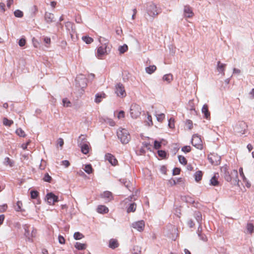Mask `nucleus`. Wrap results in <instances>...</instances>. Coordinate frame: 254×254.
Returning a JSON list of instances; mask_svg holds the SVG:
<instances>
[{"label":"nucleus","instance_id":"nucleus-64","mask_svg":"<svg viewBox=\"0 0 254 254\" xmlns=\"http://www.w3.org/2000/svg\"><path fill=\"white\" fill-rule=\"evenodd\" d=\"M44 41L45 43L49 44L51 43V39L48 37H45L44 38Z\"/></svg>","mask_w":254,"mask_h":254},{"label":"nucleus","instance_id":"nucleus-27","mask_svg":"<svg viewBox=\"0 0 254 254\" xmlns=\"http://www.w3.org/2000/svg\"><path fill=\"white\" fill-rule=\"evenodd\" d=\"M74 247L78 250H84L86 248V245L85 244L76 242Z\"/></svg>","mask_w":254,"mask_h":254},{"label":"nucleus","instance_id":"nucleus-49","mask_svg":"<svg viewBox=\"0 0 254 254\" xmlns=\"http://www.w3.org/2000/svg\"><path fill=\"white\" fill-rule=\"evenodd\" d=\"M31 197L32 199H35L37 198L38 195V192L36 190H31L30 192Z\"/></svg>","mask_w":254,"mask_h":254},{"label":"nucleus","instance_id":"nucleus-50","mask_svg":"<svg viewBox=\"0 0 254 254\" xmlns=\"http://www.w3.org/2000/svg\"><path fill=\"white\" fill-rule=\"evenodd\" d=\"M191 150L190 146H184L182 148V151L185 153H188Z\"/></svg>","mask_w":254,"mask_h":254},{"label":"nucleus","instance_id":"nucleus-57","mask_svg":"<svg viewBox=\"0 0 254 254\" xmlns=\"http://www.w3.org/2000/svg\"><path fill=\"white\" fill-rule=\"evenodd\" d=\"M82 80H83V83L80 84L79 83V86L81 88H83L86 86V80L87 79L85 78H83V79H81Z\"/></svg>","mask_w":254,"mask_h":254},{"label":"nucleus","instance_id":"nucleus-12","mask_svg":"<svg viewBox=\"0 0 254 254\" xmlns=\"http://www.w3.org/2000/svg\"><path fill=\"white\" fill-rule=\"evenodd\" d=\"M132 227L136 229L139 232H141L144 230L145 223L144 221L140 220L132 223Z\"/></svg>","mask_w":254,"mask_h":254},{"label":"nucleus","instance_id":"nucleus-17","mask_svg":"<svg viewBox=\"0 0 254 254\" xmlns=\"http://www.w3.org/2000/svg\"><path fill=\"white\" fill-rule=\"evenodd\" d=\"M226 66V64H225L221 63L220 61H218L217 62V69L218 71L222 74L223 75L225 74L224 73V70L225 67Z\"/></svg>","mask_w":254,"mask_h":254},{"label":"nucleus","instance_id":"nucleus-2","mask_svg":"<svg viewBox=\"0 0 254 254\" xmlns=\"http://www.w3.org/2000/svg\"><path fill=\"white\" fill-rule=\"evenodd\" d=\"M117 134L118 138L123 144H127L130 139V136L128 130L122 127L119 128Z\"/></svg>","mask_w":254,"mask_h":254},{"label":"nucleus","instance_id":"nucleus-42","mask_svg":"<svg viewBox=\"0 0 254 254\" xmlns=\"http://www.w3.org/2000/svg\"><path fill=\"white\" fill-rule=\"evenodd\" d=\"M247 229L248 232L252 233L254 232V226L252 223H248Z\"/></svg>","mask_w":254,"mask_h":254},{"label":"nucleus","instance_id":"nucleus-40","mask_svg":"<svg viewBox=\"0 0 254 254\" xmlns=\"http://www.w3.org/2000/svg\"><path fill=\"white\" fill-rule=\"evenodd\" d=\"M133 254H140L141 253V248L138 246H134L132 250Z\"/></svg>","mask_w":254,"mask_h":254},{"label":"nucleus","instance_id":"nucleus-53","mask_svg":"<svg viewBox=\"0 0 254 254\" xmlns=\"http://www.w3.org/2000/svg\"><path fill=\"white\" fill-rule=\"evenodd\" d=\"M158 154L160 157L162 158H164L166 157V153L164 150H160L158 151Z\"/></svg>","mask_w":254,"mask_h":254},{"label":"nucleus","instance_id":"nucleus-37","mask_svg":"<svg viewBox=\"0 0 254 254\" xmlns=\"http://www.w3.org/2000/svg\"><path fill=\"white\" fill-rule=\"evenodd\" d=\"M73 238L75 240H80L84 238V235L79 232H76L74 233Z\"/></svg>","mask_w":254,"mask_h":254},{"label":"nucleus","instance_id":"nucleus-36","mask_svg":"<svg viewBox=\"0 0 254 254\" xmlns=\"http://www.w3.org/2000/svg\"><path fill=\"white\" fill-rule=\"evenodd\" d=\"M82 40L86 44H89L91 43L93 41V39L88 36H83L82 37Z\"/></svg>","mask_w":254,"mask_h":254},{"label":"nucleus","instance_id":"nucleus-32","mask_svg":"<svg viewBox=\"0 0 254 254\" xmlns=\"http://www.w3.org/2000/svg\"><path fill=\"white\" fill-rule=\"evenodd\" d=\"M22 206V202L21 201H18L16 202V205L14 208L15 211H18V212H22L23 210L21 208Z\"/></svg>","mask_w":254,"mask_h":254},{"label":"nucleus","instance_id":"nucleus-47","mask_svg":"<svg viewBox=\"0 0 254 254\" xmlns=\"http://www.w3.org/2000/svg\"><path fill=\"white\" fill-rule=\"evenodd\" d=\"M168 126L170 128H173L175 127L174 119L171 118L168 121Z\"/></svg>","mask_w":254,"mask_h":254},{"label":"nucleus","instance_id":"nucleus-3","mask_svg":"<svg viewBox=\"0 0 254 254\" xmlns=\"http://www.w3.org/2000/svg\"><path fill=\"white\" fill-rule=\"evenodd\" d=\"M99 40L102 45L98 47L96 55L98 59H102L107 52V44H108V42L104 38L101 37H100Z\"/></svg>","mask_w":254,"mask_h":254},{"label":"nucleus","instance_id":"nucleus-19","mask_svg":"<svg viewBox=\"0 0 254 254\" xmlns=\"http://www.w3.org/2000/svg\"><path fill=\"white\" fill-rule=\"evenodd\" d=\"M201 112L204 114L205 118L208 119L210 118V112L208 111V106L206 104L203 105L201 109Z\"/></svg>","mask_w":254,"mask_h":254},{"label":"nucleus","instance_id":"nucleus-34","mask_svg":"<svg viewBox=\"0 0 254 254\" xmlns=\"http://www.w3.org/2000/svg\"><path fill=\"white\" fill-rule=\"evenodd\" d=\"M210 184L213 186H218L219 184V182L218 181L217 178L215 176H214L211 178L210 180Z\"/></svg>","mask_w":254,"mask_h":254},{"label":"nucleus","instance_id":"nucleus-15","mask_svg":"<svg viewBox=\"0 0 254 254\" xmlns=\"http://www.w3.org/2000/svg\"><path fill=\"white\" fill-rule=\"evenodd\" d=\"M23 228L25 231L24 235L27 238L29 241H32L31 233L30 232V226L28 224H25L23 226Z\"/></svg>","mask_w":254,"mask_h":254},{"label":"nucleus","instance_id":"nucleus-24","mask_svg":"<svg viewBox=\"0 0 254 254\" xmlns=\"http://www.w3.org/2000/svg\"><path fill=\"white\" fill-rule=\"evenodd\" d=\"M182 200L188 203L193 204L194 203V199L189 195L182 197Z\"/></svg>","mask_w":254,"mask_h":254},{"label":"nucleus","instance_id":"nucleus-46","mask_svg":"<svg viewBox=\"0 0 254 254\" xmlns=\"http://www.w3.org/2000/svg\"><path fill=\"white\" fill-rule=\"evenodd\" d=\"M165 114H164L163 113L160 114H157L156 115L157 120L158 122H162L163 121V120L165 119Z\"/></svg>","mask_w":254,"mask_h":254},{"label":"nucleus","instance_id":"nucleus-22","mask_svg":"<svg viewBox=\"0 0 254 254\" xmlns=\"http://www.w3.org/2000/svg\"><path fill=\"white\" fill-rule=\"evenodd\" d=\"M119 246L118 241L114 239H111L109 241V247L112 249H115Z\"/></svg>","mask_w":254,"mask_h":254},{"label":"nucleus","instance_id":"nucleus-33","mask_svg":"<svg viewBox=\"0 0 254 254\" xmlns=\"http://www.w3.org/2000/svg\"><path fill=\"white\" fill-rule=\"evenodd\" d=\"M136 204L135 203H132L129 204L128 207L127 209V212L128 213L131 212H134L136 210Z\"/></svg>","mask_w":254,"mask_h":254},{"label":"nucleus","instance_id":"nucleus-4","mask_svg":"<svg viewBox=\"0 0 254 254\" xmlns=\"http://www.w3.org/2000/svg\"><path fill=\"white\" fill-rule=\"evenodd\" d=\"M77 143L78 146L81 148L82 153L84 154H87L89 151V143L86 140L85 138L83 135H81L79 136Z\"/></svg>","mask_w":254,"mask_h":254},{"label":"nucleus","instance_id":"nucleus-52","mask_svg":"<svg viewBox=\"0 0 254 254\" xmlns=\"http://www.w3.org/2000/svg\"><path fill=\"white\" fill-rule=\"evenodd\" d=\"M105 122L112 127H113L115 125V122L113 120H112L111 119L107 118L105 120Z\"/></svg>","mask_w":254,"mask_h":254},{"label":"nucleus","instance_id":"nucleus-58","mask_svg":"<svg viewBox=\"0 0 254 254\" xmlns=\"http://www.w3.org/2000/svg\"><path fill=\"white\" fill-rule=\"evenodd\" d=\"M58 239L60 244H64L65 243V239L63 236L61 235L59 236Z\"/></svg>","mask_w":254,"mask_h":254},{"label":"nucleus","instance_id":"nucleus-8","mask_svg":"<svg viewBox=\"0 0 254 254\" xmlns=\"http://www.w3.org/2000/svg\"><path fill=\"white\" fill-rule=\"evenodd\" d=\"M147 13L149 16L153 18L155 16L157 15L159 13L157 12V7L154 3H150L147 7Z\"/></svg>","mask_w":254,"mask_h":254},{"label":"nucleus","instance_id":"nucleus-11","mask_svg":"<svg viewBox=\"0 0 254 254\" xmlns=\"http://www.w3.org/2000/svg\"><path fill=\"white\" fill-rule=\"evenodd\" d=\"M46 199L49 204H54L55 202L59 201L58 196L55 195L53 192L48 193L46 195Z\"/></svg>","mask_w":254,"mask_h":254},{"label":"nucleus","instance_id":"nucleus-38","mask_svg":"<svg viewBox=\"0 0 254 254\" xmlns=\"http://www.w3.org/2000/svg\"><path fill=\"white\" fill-rule=\"evenodd\" d=\"M13 123V121L4 118L3 120V124L4 126L10 127Z\"/></svg>","mask_w":254,"mask_h":254},{"label":"nucleus","instance_id":"nucleus-13","mask_svg":"<svg viewBox=\"0 0 254 254\" xmlns=\"http://www.w3.org/2000/svg\"><path fill=\"white\" fill-rule=\"evenodd\" d=\"M184 15L186 18H190L193 16V12L192 8L189 5H185L184 8Z\"/></svg>","mask_w":254,"mask_h":254},{"label":"nucleus","instance_id":"nucleus-44","mask_svg":"<svg viewBox=\"0 0 254 254\" xmlns=\"http://www.w3.org/2000/svg\"><path fill=\"white\" fill-rule=\"evenodd\" d=\"M15 132L20 137H24L25 136L24 131L21 128L17 129Z\"/></svg>","mask_w":254,"mask_h":254},{"label":"nucleus","instance_id":"nucleus-45","mask_svg":"<svg viewBox=\"0 0 254 254\" xmlns=\"http://www.w3.org/2000/svg\"><path fill=\"white\" fill-rule=\"evenodd\" d=\"M63 103L64 106L66 107H70L71 106V102L66 98L63 99Z\"/></svg>","mask_w":254,"mask_h":254},{"label":"nucleus","instance_id":"nucleus-41","mask_svg":"<svg viewBox=\"0 0 254 254\" xmlns=\"http://www.w3.org/2000/svg\"><path fill=\"white\" fill-rule=\"evenodd\" d=\"M14 15L16 17L21 18L23 16V13L22 11L17 9L14 12Z\"/></svg>","mask_w":254,"mask_h":254},{"label":"nucleus","instance_id":"nucleus-6","mask_svg":"<svg viewBox=\"0 0 254 254\" xmlns=\"http://www.w3.org/2000/svg\"><path fill=\"white\" fill-rule=\"evenodd\" d=\"M141 107L136 104H131L130 108V115L132 118L136 119L141 114Z\"/></svg>","mask_w":254,"mask_h":254},{"label":"nucleus","instance_id":"nucleus-9","mask_svg":"<svg viewBox=\"0 0 254 254\" xmlns=\"http://www.w3.org/2000/svg\"><path fill=\"white\" fill-rule=\"evenodd\" d=\"M115 93L118 97L121 98L125 97L126 96L125 87L121 83H118L116 85Z\"/></svg>","mask_w":254,"mask_h":254},{"label":"nucleus","instance_id":"nucleus-14","mask_svg":"<svg viewBox=\"0 0 254 254\" xmlns=\"http://www.w3.org/2000/svg\"><path fill=\"white\" fill-rule=\"evenodd\" d=\"M54 15L50 12H46L44 15L45 20L46 23L50 24L54 21Z\"/></svg>","mask_w":254,"mask_h":254},{"label":"nucleus","instance_id":"nucleus-25","mask_svg":"<svg viewBox=\"0 0 254 254\" xmlns=\"http://www.w3.org/2000/svg\"><path fill=\"white\" fill-rule=\"evenodd\" d=\"M194 216L198 222V223L201 224L202 221V214L199 211H196L194 213Z\"/></svg>","mask_w":254,"mask_h":254},{"label":"nucleus","instance_id":"nucleus-60","mask_svg":"<svg viewBox=\"0 0 254 254\" xmlns=\"http://www.w3.org/2000/svg\"><path fill=\"white\" fill-rule=\"evenodd\" d=\"M125 117V112L123 111H120L118 115V118L119 119L123 118Z\"/></svg>","mask_w":254,"mask_h":254},{"label":"nucleus","instance_id":"nucleus-1","mask_svg":"<svg viewBox=\"0 0 254 254\" xmlns=\"http://www.w3.org/2000/svg\"><path fill=\"white\" fill-rule=\"evenodd\" d=\"M221 173L227 182H230L233 179L237 185L239 184V181L238 178V174L237 170H230L229 167L225 165L221 168Z\"/></svg>","mask_w":254,"mask_h":254},{"label":"nucleus","instance_id":"nucleus-63","mask_svg":"<svg viewBox=\"0 0 254 254\" xmlns=\"http://www.w3.org/2000/svg\"><path fill=\"white\" fill-rule=\"evenodd\" d=\"M188 224L190 228H192L194 226V223L191 219L188 221Z\"/></svg>","mask_w":254,"mask_h":254},{"label":"nucleus","instance_id":"nucleus-56","mask_svg":"<svg viewBox=\"0 0 254 254\" xmlns=\"http://www.w3.org/2000/svg\"><path fill=\"white\" fill-rule=\"evenodd\" d=\"M181 169L179 168H175L173 171V175H177L180 173Z\"/></svg>","mask_w":254,"mask_h":254},{"label":"nucleus","instance_id":"nucleus-48","mask_svg":"<svg viewBox=\"0 0 254 254\" xmlns=\"http://www.w3.org/2000/svg\"><path fill=\"white\" fill-rule=\"evenodd\" d=\"M161 147V142L155 140L154 142V148L155 149H159Z\"/></svg>","mask_w":254,"mask_h":254},{"label":"nucleus","instance_id":"nucleus-62","mask_svg":"<svg viewBox=\"0 0 254 254\" xmlns=\"http://www.w3.org/2000/svg\"><path fill=\"white\" fill-rule=\"evenodd\" d=\"M62 165L64 166L65 167H68L69 166V162L67 160H63L62 162Z\"/></svg>","mask_w":254,"mask_h":254},{"label":"nucleus","instance_id":"nucleus-26","mask_svg":"<svg viewBox=\"0 0 254 254\" xmlns=\"http://www.w3.org/2000/svg\"><path fill=\"white\" fill-rule=\"evenodd\" d=\"M105 97V93H97L95 95V102L96 103H99L101 101L102 98Z\"/></svg>","mask_w":254,"mask_h":254},{"label":"nucleus","instance_id":"nucleus-10","mask_svg":"<svg viewBox=\"0 0 254 254\" xmlns=\"http://www.w3.org/2000/svg\"><path fill=\"white\" fill-rule=\"evenodd\" d=\"M208 159L212 165H217L220 162L221 157L217 154L211 153L208 155Z\"/></svg>","mask_w":254,"mask_h":254},{"label":"nucleus","instance_id":"nucleus-5","mask_svg":"<svg viewBox=\"0 0 254 254\" xmlns=\"http://www.w3.org/2000/svg\"><path fill=\"white\" fill-rule=\"evenodd\" d=\"M247 125L243 121L238 122L234 127V131L240 135L246 134L247 130Z\"/></svg>","mask_w":254,"mask_h":254},{"label":"nucleus","instance_id":"nucleus-61","mask_svg":"<svg viewBox=\"0 0 254 254\" xmlns=\"http://www.w3.org/2000/svg\"><path fill=\"white\" fill-rule=\"evenodd\" d=\"M31 229H32V231L31 232L30 236H31V238H32L34 237H35L36 234V230L35 229H34L33 227H32Z\"/></svg>","mask_w":254,"mask_h":254},{"label":"nucleus","instance_id":"nucleus-28","mask_svg":"<svg viewBox=\"0 0 254 254\" xmlns=\"http://www.w3.org/2000/svg\"><path fill=\"white\" fill-rule=\"evenodd\" d=\"M194 177L195 178V181L196 182H198L199 181H200L201 180L202 177V171H196L194 174Z\"/></svg>","mask_w":254,"mask_h":254},{"label":"nucleus","instance_id":"nucleus-21","mask_svg":"<svg viewBox=\"0 0 254 254\" xmlns=\"http://www.w3.org/2000/svg\"><path fill=\"white\" fill-rule=\"evenodd\" d=\"M173 79V76L171 73L165 74L162 77V80L164 81H166L167 83H170Z\"/></svg>","mask_w":254,"mask_h":254},{"label":"nucleus","instance_id":"nucleus-29","mask_svg":"<svg viewBox=\"0 0 254 254\" xmlns=\"http://www.w3.org/2000/svg\"><path fill=\"white\" fill-rule=\"evenodd\" d=\"M156 69V67L155 65H150L148 67H146L145 68V71L148 74H152L153 73L155 70Z\"/></svg>","mask_w":254,"mask_h":254},{"label":"nucleus","instance_id":"nucleus-7","mask_svg":"<svg viewBox=\"0 0 254 254\" xmlns=\"http://www.w3.org/2000/svg\"><path fill=\"white\" fill-rule=\"evenodd\" d=\"M191 144L197 149L201 150L203 148L202 142L200 136L197 134H194L192 136Z\"/></svg>","mask_w":254,"mask_h":254},{"label":"nucleus","instance_id":"nucleus-20","mask_svg":"<svg viewBox=\"0 0 254 254\" xmlns=\"http://www.w3.org/2000/svg\"><path fill=\"white\" fill-rule=\"evenodd\" d=\"M97 211L101 214L107 213L109 212V209L105 205H99L97 208Z\"/></svg>","mask_w":254,"mask_h":254},{"label":"nucleus","instance_id":"nucleus-55","mask_svg":"<svg viewBox=\"0 0 254 254\" xmlns=\"http://www.w3.org/2000/svg\"><path fill=\"white\" fill-rule=\"evenodd\" d=\"M198 236L199 238L204 242H205L207 240V237L205 235H203L201 233H198Z\"/></svg>","mask_w":254,"mask_h":254},{"label":"nucleus","instance_id":"nucleus-54","mask_svg":"<svg viewBox=\"0 0 254 254\" xmlns=\"http://www.w3.org/2000/svg\"><path fill=\"white\" fill-rule=\"evenodd\" d=\"M26 40L24 38H21L18 42V45L20 47H23L25 45Z\"/></svg>","mask_w":254,"mask_h":254},{"label":"nucleus","instance_id":"nucleus-39","mask_svg":"<svg viewBox=\"0 0 254 254\" xmlns=\"http://www.w3.org/2000/svg\"><path fill=\"white\" fill-rule=\"evenodd\" d=\"M178 159L179 162L183 165H186L187 164V160L186 158L182 155L178 156Z\"/></svg>","mask_w":254,"mask_h":254},{"label":"nucleus","instance_id":"nucleus-30","mask_svg":"<svg viewBox=\"0 0 254 254\" xmlns=\"http://www.w3.org/2000/svg\"><path fill=\"white\" fill-rule=\"evenodd\" d=\"M3 164L7 166L9 165L10 167H12L14 164V162L9 159L8 157H5L4 160Z\"/></svg>","mask_w":254,"mask_h":254},{"label":"nucleus","instance_id":"nucleus-59","mask_svg":"<svg viewBox=\"0 0 254 254\" xmlns=\"http://www.w3.org/2000/svg\"><path fill=\"white\" fill-rule=\"evenodd\" d=\"M147 120H148V126H150L153 125V122L152 121V117L150 115L147 116Z\"/></svg>","mask_w":254,"mask_h":254},{"label":"nucleus","instance_id":"nucleus-43","mask_svg":"<svg viewBox=\"0 0 254 254\" xmlns=\"http://www.w3.org/2000/svg\"><path fill=\"white\" fill-rule=\"evenodd\" d=\"M52 177L49 175L48 173H46L43 178L44 182L50 183L52 181Z\"/></svg>","mask_w":254,"mask_h":254},{"label":"nucleus","instance_id":"nucleus-23","mask_svg":"<svg viewBox=\"0 0 254 254\" xmlns=\"http://www.w3.org/2000/svg\"><path fill=\"white\" fill-rule=\"evenodd\" d=\"M121 183L124 185L127 189L130 190L131 188V183L129 181H127L126 179H121L119 180Z\"/></svg>","mask_w":254,"mask_h":254},{"label":"nucleus","instance_id":"nucleus-35","mask_svg":"<svg viewBox=\"0 0 254 254\" xmlns=\"http://www.w3.org/2000/svg\"><path fill=\"white\" fill-rule=\"evenodd\" d=\"M128 50V47L126 44H124L123 46H121L119 47V51L121 54H123L125 53Z\"/></svg>","mask_w":254,"mask_h":254},{"label":"nucleus","instance_id":"nucleus-31","mask_svg":"<svg viewBox=\"0 0 254 254\" xmlns=\"http://www.w3.org/2000/svg\"><path fill=\"white\" fill-rule=\"evenodd\" d=\"M84 171L88 174H90L93 172V168L91 164H87L85 166Z\"/></svg>","mask_w":254,"mask_h":254},{"label":"nucleus","instance_id":"nucleus-16","mask_svg":"<svg viewBox=\"0 0 254 254\" xmlns=\"http://www.w3.org/2000/svg\"><path fill=\"white\" fill-rule=\"evenodd\" d=\"M106 159L112 165H116L118 162L117 160L115 158L114 156L110 153H107L105 155Z\"/></svg>","mask_w":254,"mask_h":254},{"label":"nucleus","instance_id":"nucleus-51","mask_svg":"<svg viewBox=\"0 0 254 254\" xmlns=\"http://www.w3.org/2000/svg\"><path fill=\"white\" fill-rule=\"evenodd\" d=\"M239 173L240 176L243 179V182H245V181H247V178H246L243 171V168L241 167L239 169Z\"/></svg>","mask_w":254,"mask_h":254},{"label":"nucleus","instance_id":"nucleus-18","mask_svg":"<svg viewBox=\"0 0 254 254\" xmlns=\"http://www.w3.org/2000/svg\"><path fill=\"white\" fill-rule=\"evenodd\" d=\"M101 195L102 197L106 199L107 201H110L113 199L112 192L109 191H104Z\"/></svg>","mask_w":254,"mask_h":254}]
</instances>
